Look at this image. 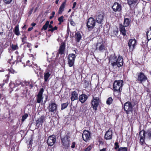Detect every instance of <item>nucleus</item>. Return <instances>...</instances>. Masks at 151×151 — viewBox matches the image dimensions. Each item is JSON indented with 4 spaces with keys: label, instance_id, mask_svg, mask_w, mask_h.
<instances>
[{
    "label": "nucleus",
    "instance_id": "nucleus-41",
    "mask_svg": "<svg viewBox=\"0 0 151 151\" xmlns=\"http://www.w3.org/2000/svg\"><path fill=\"white\" fill-rule=\"evenodd\" d=\"M0 99L1 101L4 100V101L6 100V98L5 95L3 94H0Z\"/></svg>",
    "mask_w": 151,
    "mask_h": 151
},
{
    "label": "nucleus",
    "instance_id": "nucleus-58",
    "mask_svg": "<svg viewBox=\"0 0 151 151\" xmlns=\"http://www.w3.org/2000/svg\"><path fill=\"white\" fill-rule=\"evenodd\" d=\"M52 16H53L54 17V16L55 14V12H54V11H53L52 12Z\"/></svg>",
    "mask_w": 151,
    "mask_h": 151
},
{
    "label": "nucleus",
    "instance_id": "nucleus-47",
    "mask_svg": "<svg viewBox=\"0 0 151 151\" xmlns=\"http://www.w3.org/2000/svg\"><path fill=\"white\" fill-rule=\"evenodd\" d=\"M16 83L17 85H19L22 84V83L19 80H17L16 81Z\"/></svg>",
    "mask_w": 151,
    "mask_h": 151
},
{
    "label": "nucleus",
    "instance_id": "nucleus-23",
    "mask_svg": "<svg viewBox=\"0 0 151 151\" xmlns=\"http://www.w3.org/2000/svg\"><path fill=\"white\" fill-rule=\"evenodd\" d=\"M65 44L64 43L61 44L59 50V53L61 55L63 54L64 52L65 51Z\"/></svg>",
    "mask_w": 151,
    "mask_h": 151
},
{
    "label": "nucleus",
    "instance_id": "nucleus-35",
    "mask_svg": "<svg viewBox=\"0 0 151 151\" xmlns=\"http://www.w3.org/2000/svg\"><path fill=\"white\" fill-rule=\"evenodd\" d=\"M68 105V103L67 102L66 103H64L62 104H61V108L62 110H63L65 109L66 108Z\"/></svg>",
    "mask_w": 151,
    "mask_h": 151
},
{
    "label": "nucleus",
    "instance_id": "nucleus-36",
    "mask_svg": "<svg viewBox=\"0 0 151 151\" xmlns=\"http://www.w3.org/2000/svg\"><path fill=\"white\" fill-rule=\"evenodd\" d=\"M74 61L68 60V63L69 67H71L74 65Z\"/></svg>",
    "mask_w": 151,
    "mask_h": 151
},
{
    "label": "nucleus",
    "instance_id": "nucleus-52",
    "mask_svg": "<svg viewBox=\"0 0 151 151\" xmlns=\"http://www.w3.org/2000/svg\"><path fill=\"white\" fill-rule=\"evenodd\" d=\"M33 9H34V8L32 7L29 12V14H32V12L33 10Z\"/></svg>",
    "mask_w": 151,
    "mask_h": 151
},
{
    "label": "nucleus",
    "instance_id": "nucleus-5",
    "mask_svg": "<svg viewBox=\"0 0 151 151\" xmlns=\"http://www.w3.org/2000/svg\"><path fill=\"white\" fill-rule=\"evenodd\" d=\"M99 102V97L93 96V99L91 100V107L95 111L97 110Z\"/></svg>",
    "mask_w": 151,
    "mask_h": 151
},
{
    "label": "nucleus",
    "instance_id": "nucleus-34",
    "mask_svg": "<svg viewBox=\"0 0 151 151\" xmlns=\"http://www.w3.org/2000/svg\"><path fill=\"white\" fill-rule=\"evenodd\" d=\"M113 99L111 97L109 98L106 101V104L108 105H110L112 102Z\"/></svg>",
    "mask_w": 151,
    "mask_h": 151
},
{
    "label": "nucleus",
    "instance_id": "nucleus-33",
    "mask_svg": "<svg viewBox=\"0 0 151 151\" xmlns=\"http://www.w3.org/2000/svg\"><path fill=\"white\" fill-rule=\"evenodd\" d=\"M49 24V21H47L46 22V23H45V24L43 26L42 28L41 29V30H42L43 29H44V30H46L48 27Z\"/></svg>",
    "mask_w": 151,
    "mask_h": 151
},
{
    "label": "nucleus",
    "instance_id": "nucleus-17",
    "mask_svg": "<svg viewBox=\"0 0 151 151\" xmlns=\"http://www.w3.org/2000/svg\"><path fill=\"white\" fill-rule=\"evenodd\" d=\"M140 137V143L141 145H143L145 143V132L140 131L139 133Z\"/></svg>",
    "mask_w": 151,
    "mask_h": 151
},
{
    "label": "nucleus",
    "instance_id": "nucleus-19",
    "mask_svg": "<svg viewBox=\"0 0 151 151\" xmlns=\"http://www.w3.org/2000/svg\"><path fill=\"white\" fill-rule=\"evenodd\" d=\"M88 98V96L84 94H82L79 96L78 99L82 103H84Z\"/></svg>",
    "mask_w": 151,
    "mask_h": 151
},
{
    "label": "nucleus",
    "instance_id": "nucleus-7",
    "mask_svg": "<svg viewBox=\"0 0 151 151\" xmlns=\"http://www.w3.org/2000/svg\"><path fill=\"white\" fill-rule=\"evenodd\" d=\"M137 81L141 83L147 80V76L142 72L138 73L137 74Z\"/></svg>",
    "mask_w": 151,
    "mask_h": 151
},
{
    "label": "nucleus",
    "instance_id": "nucleus-59",
    "mask_svg": "<svg viewBox=\"0 0 151 151\" xmlns=\"http://www.w3.org/2000/svg\"><path fill=\"white\" fill-rule=\"evenodd\" d=\"M58 1H59V0H56L55 1V3L56 4H58Z\"/></svg>",
    "mask_w": 151,
    "mask_h": 151
},
{
    "label": "nucleus",
    "instance_id": "nucleus-53",
    "mask_svg": "<svg viewBox=\"0 0 151 151\" xmlns=\"http://www.w3.org/2000/svg\"><path fill=\"white\" fill-rule=\"evenodd\" d=\"M33 29V27H29L28 29V31H31V30H32Z\"/></svg>",
    "mask_w": 151,
    "mask_h": 151
},
{
    "label": "nucleus",
    "instance_id": "nucleus-56",
    "mask_svg": "<svg viewBox=\"0 0 151 151\" xmlns=\"http://www.w3.org/2000/svg\"><path fill=\"white\" fill-rule=\"evenodd\" d=\"M36 24L35 23H32L31 24V25L33 27H34L36 25Z\"/></svg>",
    "mask_w": 151,
    "mask_h": 151
},
{
    "label": "nucleus",
    "instance_id": "nucleus-48",
    "mask_svg": "<svg viewBox=\"0 0 151 151\" xmlns=\"http://www.w3.org/2000/svg\"><path fill=\"white\" fill-rule=\"evenodd\" d=\"M12 0H4V3L6 4H10Z\"/></svg>",
    "mask_w": 151,
    "mask_h": 151
},
{
    "label": "nucleus",
    "instance_id": "nucleus-38",
    "mask_svg": "<svg viewBox=\"0 0 151 151\" xmlns=\"http://www.w3.org/2000/svg\"><path fill=\"white\" fill-rule=\"evenodd\" d=\"M11 47L12 49L13 50H15L18 49L19 48V47L17 45H14L13 44H12L11 45Z\"/></svg>",
    "mask_w": 151,
    "mask_h": 151
},
{
    "label": "nucleus",
    "instance_id": "nucleus-27",
    "mask_svg": "<svg viewBox=\"0 0 151 151\" xmlns=\"http://www.w3.org/2000/svg\"><path fill=\"white\" fill-rule=\"evenodd\" d=\"M118 29H116L115 30L112 31L111 32V37H116L118 36Z\"/></svg>",
    "mask_w": 151,
    "mask_h": 151
},
{
    "label": "nucleus",
    "instance_id": "nucleus-37",
    "mask_svg": "<svg viewBox=\"0 0 151 151\" xmlns=\"http://www.w3.org/2000/svg\"><path fill=\"white\" fill-rule=\"evenodd\" d=\"M147 134L148 138L151 139V128L149 129L147 131Z\"/></svg>",
    "mask_w": 151,
    "mask_h": 151
},
{
    "label": "nucleus",
    "instance_id": "nucleus-46",
    "mask_svg": "<svg viewBox=\"0 0 151 151\" xmlns=\"http://www.w3.org/2000/svg\"><path fill=\"white\" fill-rule=\"evenodd\" d=\"M92 147L91 145H89L85 150V151H89L92 149Z\"/></svg>",
    "mask_w": 151,
    "mask_h": 151
},
{
    "label": "nucleus",
    "instance_id": "nucleus-61",
    "mask_svg": "<svg viewBox=\"0 0 151 151\" xmlns=\"http://www.w3.org/2000/svg\"><path fill=\"white\" fill-rule=\"evenodd\" d=\"M47 151H52V150L50 149H47Z\"/></svg>",
    "mask_w": 151,
    "mask_h": 151
},
{
    "label": "nucleus",
    "instance_id": "nucleus-51",
    "mask_svg": "<svg viewBox=\"0 0 151 151\" xmlns=\"http://www.w3.org/2000/svg\"><path fill=\"white\" fill-rule=\"evenodd\" d=\"M75 144H76V143L75 142H73L72 144V145L71 146V147L72 148H74L75 147Z\"/></svg>",
    "mask_w": 151,
    "mask_h": 151
},
{
    "label": "nucleus",
    "instance_id": "nucleus-18",
    "mask_svg": "<svg viewBox=\"0 0 151 151\" xmlns=\"http://www.w3.org/2000/svg\"><path fill=\"white\" fill-rule=\"evenodd\" d=\"M112 135V132L111 129H109L106 132L104 137L106 139L109 140L111 139Z\"/></svg>",
    "mask_w": 151,
    "mask_h": 151
},
{
    "label": "nucleus",
    "instance_id": "nucleus-20",
    "mask_svg": "<svg viewBox=\"0 0 151 151\" xmlns=\"http://www.w3.org/2000/svg\"><path fill=\"white\" fill-rule=\"evenodd\" d=\"M51 72L50 71L46 70L44 73V80L45 82H47L50 76Z\"/></svg>",
    "mask_w": 151,
    "mask_h": 151
},
{
    "label": "nucleus",
    "instance_id": "nucleus-29",
    "mask_svg": "<svg viewBox=\"0 0 151 151\" xmlns=\"http://www.w3.org/2000/svg\"><path fill=\"white\" fill-rule=\"evenodd\" d=\"M13 31L16 35L19 36L20 35V33L19 31V26L18 25L16 26L15 27Z\"/></svg>",
    "mask_w": 151,
    "mask_h": 151
},
{
    "label": "nucleus",
    "instance_id": "nucleus-63",
    "mask_svg": "<svg viewBox=\"0 0 151 151\" xmlns=\"http://www.w3.org/2000/svg\"><path fill=\"white\" fill-rule=\"evenodd\" d=\"M53 23V21H50V24H52Z\"/></svg>",
    "mask_w": 151,
    "mask_h": 151
},
{
    "label": "nucleus",
    "instance_id": "nucleus-4",
    "mask_svg": "<svg viewBox=\"0 0 151 151\" xmlns=\"http://www.w3.org/2000/svg\"><path fill=\"white\" fill-rule=\"evenodd\" d=\"M106 47L103 41L98 42L96 45L95 50L101 52L105 51Z\"/></svg>",
    "mask_w": 151,
    "mask_h": 151
},
{
    "label": "nucleus",
    "instance_id": "nucleus-32",
    "mask_svg": "<svg viewBox=\"0 0 151 151\" xmlns=\"http://www.w3.org/2000/svg\"><path fill=\"white\" fill-rule=\"evenodd\" d=\"M32 67L35 71V72L37 73L38 72L39 70L40 71L41 70V68L39 67L38 66L37 64L34 65V66H32Z\"/></svg>",
    "mask_w": 151,
    "mask_h": 151
},
{
    "label": "nucleus",
    "instance_id": "nucleus-49",
    "mask_svg": "<svg viewBox=\"0 0 151 151\" xmlns=\"http://www.w3.org/2000/svg\"><path fill=\"white\" fill-rule=\"evenodd\" d=\"M3 105L6 107L7 106L8 103L6 100L4 101V103L3 104Z\"/></svg>",
    "mask_w": 151,
    "mask_h": 151
},
{
    "label": "nucleus",
    "instance_id": "nucleus-64",
    "mask_svg": "<svg viewBox=\"0 0 151 151\" xmlns=\"http://www.w3.org/2000/svg\"><path fill=\"white\" fill-rule=\"evenodd\" d=\"M38 9V7H36L35 8V10L34 12H35L36 11L37 9Z\"/></svg>",
    "mask_w": 151,
    "mask_h": 151
},
{
    "label": "nucleus",
    "instance_id": "nucleus-8",
    "mask_svg": "<svg viewBox=\"0 0 151 151\" xmlns=\"http://www.w3.org/2000/svg\"><path fill=\"white\" fill-rule=\"evenodd\" d=\"M96 24L95 20L93 17H90L88 19L87 23V26L89 29H93Z\"/></svg>",
    "mask_w": 151,
    "mask_h": 151
},
{
    "label": "nucleus",
    "instance_id": "nucleus-26",
    "mask_svg": "<svg viewBox=\"0 0 151 151\" xmlns=\"http://www.w3.org/2000/svg\"><path fill=\"white\" fill-rule=\"evenodd\" d=\"M65 2H63L60 6L58 12L59 14H61L64 11V9L65 6Z\"/></svg>",
    "mask_w": 151,
    "mask_h": 151
},
{
    "label": "nucleus",
    "instance_id": "nucleus-57",
    "mask_svg": "<svg viewBox=\"0 0 151 151\" xmlns=\"http://www.w3.org/2000/svg\"><path fill=\"white\" fill-rule=\"evenodd\" d=\"M100 151H106V149L104 148L103 149L101 150Z\"/></svg>",
    "mask_w": 151,
    "mask_h": 151
},
{
    "label": "nucleus",
    "instance_id": "nucleus-1",
    "mask_svg": "<svg viewBox=\"0 0 151 151\" xmlns=\"http://www.w3.org/2000/svg\"><path fill=\"white\" fill-rule=\"evenodd\" d=\"M109 62L111 63L112 66L114 67L117 66L120 67L123 65V59L122 57L119 55L118 58H116L114 54L111 55L109 57Z\"/></svg>",
    "mask_w": 151,
    "mask_h": 151
},
{
    "label": "nucleus",
    "instance_id": "nucleus-15",
    "mask_svg": "<svg viewBox=\"0 0 151 151\" xmlns=\"http://www.w3.org/2000/svg\"><path fill=\"white\" fill-rule=\"evenodd\" d=\"M112 8L115 12H119L122 10V7L121 5L117 2L114 3Z\"/></svg>",
    "mask_w": 151,
    "mask_h": 151
},
{
    "label": "nucleus",
    "instance_id": "nucleus-6",
    "mask_svg": "<svg viewBox=\"0 0 151 151\" xmlns=\"http://www.w3.org/2000/svg\"><path fill=\"white\" fill-rule=\"evenodd\" d=\"M133 107L131 102L129 101L126 102L124 106V109L127 114H129L132 111Z\"/></svg>",
    "mask_w": 151,
    "mask_h": 151
},
{
    "label": "nucleus",
    "instance_id": "nucleus-3",
    "mask_svg": "<svg viewBox=\"0 0 151 151\" xmlns=\"http://www.w3.org/2000/svg\"><path fill=\"white\" fill-rule=\"evenodd\" d=\"M70 138L67 135H65L61 138V143L63 147L68 148L70 147Z\"/></svg>",
    "mask_w": 151,
    "mask_h": 151
},
{
    "label": "nucleus",
    "instance_id": "nucleus-39",
    "mask_svg": "<svg viewBox=\"0 0 151 151\" xmlns=\"http://www.w3.org/2000/svg\"><path fill=\"white\" fill-rule=\"evenodd\" d=\"M117 151H127V148L125 147H120L118 149Z\"/></svg>",
    "mask_w": 151,
    "mask_h": 151
},
{
    "label": "nucleus",
    "instance_id": "nucleus-21",
    "mask_svg": "<svg viewBox=\"0 0 151 151\" xmlns=\"http://www.w3.org/2000/svg\"><path fill=\"white\" fill-rule=\"evenodd\" d=\"M82 38V35L79 32H78L75 34V39L76 41L79 42Z\"/></svg>",
    "mask_w": 151,
    "mask_h": 151
},
{
    "label": "nucleus",
    "instance_id": "nucleus-30",
    "mask_svg": "<svg viewBox=\"0 0 151 151\" xmlns=\"http://www.w3.org/2000/svg\"><path fill=\"white\" fill-rule=\"evenodd\" d=\"M130 24L129 19L128 18H124V25L125 27H128Z\"/></svg>",
    "mask_w": 151,
    "mask_h": 151
},
{
    "label": "nucleus",
    "instance_id": "nucleus-42",
    "mask_svg": "<svg viewBox=\"0 0 151 151\" xmlns=\"http://www.w3.org/2000/svg\"><path fill=\"white\" fill-rule=\"evenodd\" d=\"M57 29H58V27L57 26H55L54 27H52L51 29H49L48 30V31H49V32L50 31L51 32H53L54 31L56 30Z\"/></svg>",
    "mask_w": 151,
    "mask_h": 151
},
{
    "label": "nucleus",
    "instance_id": "nucleus-50",
    "mask_svg": "<svg viewBox=\"0 0 151 151\" xmlns=\"http://www.w3.org/2000/svg\"><path fill=\"white\" fill-rule=\"evenodd\" d=\"M70 24L73 26H75L76 25L75 23L71 19H70Z\"/></svg>",
    "mask_w": 151,
    "mask_h": 151
},
{
    "label": "nucleus",
    "instance_id": "nucleus-2",
    "mask_svg": "<svg viewBox=\"0 0 151 151\" xmlns=\"http://www.w3.org/2000/svg\"><path fill=\"white\" fill-rule=\"evenodd\" d=\"M123 81L121 80H116L114 83L113 88L115 92H117L119 94L117 96L118 97L120 96V93L122 91L123 86Z\"/></svg>",
    "mask_w": 151,
    "mask_h": 151
},
{
    "label": "nucleus",
    "instance_id": "nucleus-62",
    "mask_svg": "<svg viewBox=\"0 0 151 151\" xmlns=\"http://www.w3.org/2000/svg\"><path fill=\"white\" fill-rule=\"evenodd\" d=\"M3 32H0V35L2 36L3 34Z\"/></svg>",
    "mask_w": 151,
    "mask_h": 151
},
{
    "label": "nucleus",
    "instance_id": "nucleus-24",
    "mask_svg": "<svg viewBox=\"0 0 151 151\" xmlns=\"http://www.w3.org/2000/svg\"><path fill=\"white\" fill-rule=\"evenodd\" d=\"M124 26H123L122 24L119 25V30L120 32L124 36H125L126 35V30L125 29Z\"/></svg>",
    "mask_w": 151,
    "mask_h": 151
},
{
    "label": "nucleus",
    "instance_id": "nucleus-40",
    "mask_svg": "<svg viewBox=\"0 0 151 151\" xmlns=\"http://www.w3.org/2000/svg\"><path fill=\"white\" fill-rule=\"evenodd\" d=\"M28 115L27 114H26L23 115L22 117V121L23 122L28 117Z\"/></svg>",
    "mask_w": 151,
    "mask_h": 151
},
{
    "label": "nucleus",
    "instance_id": "nucleus-55",
    "mask_svg": "<svg viewBox=\"0 0 151 151\" xmlns=\"http://www.w3.org/2000/svg\"><path fill=\"white\" fill-rule=\"evenodd\" d=\"M48 27L49 28H50V29H51L53 27L52 24H49Z\"/></svg>",
    "mask_w": 151,
    "mask_h": 151
},
{
    "label": "nucleus",
    "instance_id": "nucleus-16",
    "mask_svg": "<svg viewBox=\"0 0 151 151\" xmlns=\"http://www.w3.org/2000/svg\"><path fill=\"white\" fill-rule=\"evenodd\" d=\"M43 92V88H41L37 95V103H40L41 100H42L43 99V97H42V94Z\"/></svg>",
    "mask_w": 151,
    "mask_h": 151
},
{
    "label": "nucleus",
    "instance_id": "nucleus-22",
    "mask_svg": "<svg viewBox=\"0 0 151 151\" xmlns=\"http://www.w3.org/2000/svg\"><path fill=\"white\" fill-rule=\"evenodd\" d=\"M71 95V99L72 101H73L78 99V94L77 92L75 91H74L72 92Z\"/></svg>",
    "mask_w": 151,
    "mask_h": 151
},
{
    "label": "nucleus",
    "instance_id": "nucleus-10",
    "mask_svg": "<svg viewBox=\"0 0 151 151\" xmlns=\"http://www.w3.org/2000/svg\"><path fill=\"white\" fill-rule=\"evenodd\" d=\"M104 13L103 12L97 14L96 17V22L99 24H102L104 20Z\"/></svg>",
    "mask_w": 151,
    "mask_h": 151
},
{
    "label": "nucleus",
    "instance_id": "nucleus-60",
    "mask_svg": "<svg viewBox=\"0 0 151 151\" xmlns=\"http://www.w3.org/2000/svg\"><path fill=\"white\" fill-rule=\"evenodd\" d=\"M53 17H54V16H52H52H50V19H52V18Z\"/></svg>",
    "mask_w": 151,
    "mask_h": 151
},
{
    "label": "nucleus",
    "instance_id": "nucleus-28",
    "mask_svg": "<svg viewBox=\"0 0 151 151\" xmlns=\"http://www.w3.org/2000/svg\"><path fill=\"white\" fill-rule=\"evenodd\" d=\"M146 35L147 39V43L149 41L151 40V27L150 28V30L147 32Z\"/></svg>",
    "mask_w": 151,
    "mask_h": 151
},
{
    "label": "nucleus",
    "instance_id": "nucleus-13",
    "mask_svg": "<svg viewBox=\"0 0 151 151\" xmlns=\"http://www.w3.org/2000/svg\"><path fill=\"white\" fill-rule=\"evenodd\" d=\"M45 120V116L44 115H42L40 118H39L36 122V126L39 128L40 126L42 125V124Z\"/></svg>",
    "mask_w": 151,
    "mask_h": 151
},
{
    "label": "nucleus",
    "instance_id": "nucleus-14",
    "mask_svg": "<svg viewBox=\"0 0 151 151\" xmlns=\"http://www.w3.org/2000/svg\"><path fill=\"white\" fill-rule=\"evenodd\" d=\"M56 139L55 136L52 135L49 136L47 140V142L49 146H52L55 143Z\"/></svg>",
    "mask_w": 151,
    "mask_h": 151
},
{
    "label": "nucleus",
    "instance_id": "nucleus-9",
    "mask_svg": "<svg viewBox=\"0 0 151 151\" xmlns=\"http://www.w3.org/2000/svg\"><path fill=\"white\" fill-rule=\"evenodd\" d=\"M136 45L137 41L135 39H130L128 43V45L130 50L132 51L135 48Z\"/></svg>",
    "mask_w": 151,
    "mask_h": 151
},
{
    "label": "nucleus",
    "instance_id": "nucleus-45",
    "mask_svg": "<svg viewBox=\"0 0 151 151\" xmlns=\"http://www.w3.org/2000/svg\"><path fill=\"white\" fill-rule=\"evenodd\" d=\"M64 17L63 16H61L60 17L58 18V21L60 22H63Z\"/></svg>",
    "mask_w": 151,
    "mask_h": 151
},
{
    "label": "nucleus",
    "instance_id": "nucleus-54",
    "mask_svg": "<svg viewBox=\"0 0 151 151\" xmlns=\"http://www.w3.org/2000/svg\"><path fill=\"white\" fill-rule=\"evenodd\" d=\"M76 2H75L73 3V6L72 8H74L75 7L76 5Z\"/></svg>",
    "mask_w": 151,
    "mask_h": 151
},
{
    "label": "nucleus",
    "instance_id": "nucleus-25",
    "mask_svg": "<svg viewBox=\"0 0 151 151\" xmlns=\"http://www.w3.org/2000/svg\"><path fill=\"white\" fill-rule=\"evenodd\" d=\"M128 4L131 6L133 5H137L139 3V0H127Z\"/></svg>",
    "mask_w": 151,
    "mask_h": 151
},
{
    "label": "nucleus",
    "instance_id": "nucleus-12",
    "mask_svg": "<svg viewBox=\"0 0 151 151\" xmlns=\"http://www.w3.org/2000/svg\"><path fill=\"white\" fill-rule=\"evenodd\" d=\"M48 109L49 112H53L57 110V106L55 103L53 102H51L50 104H49Z\"/></svg>",
    "mask_w": 151,
    "mask_h": 151
},
{
    "label": "nucleus",
    "instance_id": "nucleus-31",
    "mask_svg": "<svg viewBox=\"0 0 151 151\" xmlns=\"http://www.w3.org/2000/svg\"><path fill=\"white\" fill-rule=\"evenodd\" d=\"M76 55L73 54H70L69 55L68 57V60H72L75 61L76 58Z\"/></svg>",
    "mask_w": 151,
    "mask_h": 151
},
{
    "label": "nucleus",
    "instance_id": "nucleus-43",
    "mask_svg": "<svg viewBox=\"0 0 151 151\" xmlns=\"http://www.w3.org/2000/svg\"><path fill=\"white\" fill-rule=\"evenodd\" d=\"M22 40V42H23V44H24L26 42V40H27V37L24 35L23 37L21 38Z\"/></svg>",
    "mask_w": 151,
    "mask_h": 151
},
{
    "label": "nucleus",
    "instance_id": "nucleus-44",
    "mask_svg": "<svg viewBox=\"0 0 151 151\" xmlns=\"http://www.w3.org/2000/svg\"><path fill=\"white\" fill-rule=\"evenodd\" d=\"M114 148L115 150H117V149L119 148V143L118 142H116L115 143Z\"/></svg>",
    "mask_w": 151,
    "mask_h": 151
},
{
    "label": "nucleus",
    "instance_id": "nucleus-11",
    "mask_svg": "<svg viewBox=\"0 0 151 151\" xmlns=\"http://www.w3.org/2000/svg\"><path fill=\"white\" fill-rule=\"evenodd\" d=\"M82 136L83 140L85 142H87L91 138L90 133L88 131L84 130L82 134Z\"/></svg>",
    "mask_w": 151,
    "mask_h": 151
}]
</instances>
